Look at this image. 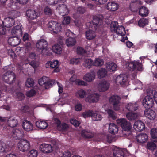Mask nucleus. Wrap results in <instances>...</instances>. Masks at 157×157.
Instances as JSON below:
<instances>
[{"label":"nucleus","mask_w":157,"mask_h":157,"mask_svg":"<svg viewBox=\"0 0 157 157\" xmlns=\"http://www.w3.org/2000/svg\"><path fill=\"white\" fill-rule=\"evenodd\" d=\"M34 84V80L31 78H28L25 82V86L27 87H31L33 86Z\"/></svg>","instance_id":"obj_51"},{"label":"nucleus","mask_w":157,"mask_h":157,"mask_svg":"<svg viewBox=\"0 0 157 157\" xmlns=\"http://www.w3.org/2000/svg\"><path fill=\"white\" fill-rule=\"evenodd\" d=\"M83 65L84 67L89 69L94 65V62L90 59H86L84 60Z\"/></svg>","instance_id":"obj_39"},{"label":"nucleus","mask_w":157,"mask_h":157,"mask_svg":"<svg viewBox=\"0 0 157 157\" xmlns=\"http://www.w3.org/2000/svg\"><path fill=\"white\" fill-rule=\"evenodd\" d=\"M76 42L75 40L73 38H69L66 39V44L68 46H72L74 45Z\"/></svg>","instance_id":"obj_46"},{"label":"nucleus","mask_w":157,"mask_h":157,"mask_svg":"<svg viewBox=\"0 0 157 157\" xmlns=\"http://www.w3.org/2000/svg\"><path fill=\"white\" fill-rule=\"evenodd\" d=\"M107 74L106 70L104 68H101L99 69L97 72L98 77L100 78L105 77L106 75Z\"/></svg>","instance_id":"obj_37"},{"label":"nucleus","mask_w":157,"mask_h":157,"mask_svg":"<svg viewBox=\"0 0 157 157\" xmlns=\"http://www.w3.org/2000/svg\"><path fill=\"white\" fill-rule=\"evenodd\" d=\"M7 124L8 125L11 127H14L17 126V121L12 117H10L7 121Z\"/></svg>","instance_id":"obj_38"},{"label":"nucleus","mask_w":157,"mask_h":157,"mask_svg":"<svg viewBox=\"0 0 157 157\" xmlns=\"http://www.w3.org/2000/svg\"><path fill=\"white\" fill-rule=\"evenodd\" d=\"M118 23L116 22H112L110 25L111 31L115 33L116 30L118 26Z\"/></svg>","instance_id":"obj_55"},{"label":"nucleus","mask_w":157,"mask_h":157,"mask_svg":"<svg viewBox=\"0 0 157 157\" xmlns=\"http://www.w3.org/2000/svg\"><path fill=\"white\" fill-rule=\"evenodd\" d=\"M81 135L85 138H91L94 137V134L90 130H84L82 131Z\"/></svg>","instance_id":"obj_33"},{"label":"nucleus","mask_w":157,"mask_h":157,"mask_svg":"<svg viewBox=\"0 0 157 157\" xmlns=\"http://www.w3.org/2000/svg\"><path fill=\"white\" fill-rule=\"evenodd\" d=\"M86 92L84 90L80 89L77 91L75 93V96L78 98H83L86 96Z\"/></svg>","instance_id":"obj_32"},{"label":"nucleus","mask_w":157,"mask_h":157,"mask_svg":"<svg viewBox=\"0 0 157 157\" xmlns=\"http://www.w3.org/2000/svg\"><path fill=\"white\" fill-rule=\"evenodd\" d=\"M61 29L60 24L56 22L55 26L53 28L51 32L55 33H57L61 31Z\"/></svg>","instance_id":"obj_45"},{"label":"nucleus","mask_w":157,"mask_h":157,"mask_svg":"<svg viewBox=\"0 0 157 157\" xmlns=\"http://www.w3.org/2000/svg\"><path fill=\"white\" fill-rule=\"evenodd\" d=\"M21 40L18 37H11L8 40V43L10 45L13 46L18 45L20 43Z\"/></svg>","instance_id":"obj_24"},{"label":"nucleus","mask_w":157,"mask_h":157,"mask_svg":"<svg viewBox=\"0 0 157 157\" xmlns=\"http://www.w3.org/2000/svg\"><path fill=\"white\" fill-rule=\"evenodd\" d=\"M109 86V83L108 82L103 80L98 84V89L100 92H104L108 90Z\"/></svg>","instance_id":"obj_14"},{"label":"nucleus","mask_w":157,"mask_h":157,"mask_svg":"<svg viewBox=\"0 0 157 157\" xmlns=\"http://www.w3.org/2000/svg\"><path fill=\"white\" fill-rule=\"evenodd\" d=\"M56 22V21H52L48 23V28L49 30L51 32L52 30L54 27L55 26V25Z\"/></svg>","instance_id":"obj_60"},{"label":"nucleus","mask_w":157,"mask_h":157,"mask_svg":"<svg viewBox=\"0 0 157 157\" xmlns=\"http://www.w3.org/2000/svg\"><path fill=\"white\" fill-rule=\"evenodd\" d=\"M36 93V91L34 89H32L27 91L26 93V95L28 97H30L34 96Z\"/></svg>","instance_id":"obj_57"},{"label":"nucleus","mask_w":157,"mask_h":157,"mask_svg":"<svg viewBox=\"0 0 157 157\" xmlns=\"http://www.w3.org/2000/svg\"><path fill=\"white\" fill-rule=\"evenodd\" d=\"M26 14L27 17L31 20L37 19L40 15L38 11L33 9L28 10L26 12Z\"/></svg>","instance_id":"obj_12"},{"label":"nucleus","mask_w":157,"mask_h":157,"mask_svg":"<svg viewBox=\"0 0 157 157\" xmlns=\"http://www.w3.org/2000/svg\"><path fill=\"white\" fill-rule=\"evenodd\" d=\"M59 63L58 61L54 60L48 61L45 64V67L46 68H54L52 72L58 73L60 71V69L59 67Z\"/></svg>","instance_id":"obj_6"},{"label":"nucleus","mask_w":157,"mask_h":157,"mask_svg":"<svg viewBox=\"0 0 157 157\" xmlns=\"http://www.w3.org/2000/svg\"><path fill=\"white\" fill-rule=\"evenodd\" d=\"M128 68L130 70L132 71L137 68L139 71L142 70V65L137 62H132L127 63L126 64Z\"/></svg>","instance_id":"obj_15"},{"label":"nucleus","mask_w":157,"mask_h":157,"mask_svg":"<svg viewBox=\"0 0 157 157\" xmlns=\"http://www.w3.org/2000/svg\"><path fill=\"white\" fill-rule=\"evenodd\" d=\"M2 79L5 82L11 84L15 82L16 77L14 73L9 71L3 75Z\"/></svg>","instance_id":"obj_5"},{"label":"nucleus","mask_w":157,"mask_h":157,"mask_svg":"<svg viewBox=\"0 0 157 157\" xmlns=\"http://www.w3.org/2000/svg\"><path fill=\"white\" fill-rule=\"evenodd\" d=\"M133 127L135 130L137 131H141L145 129L144 124L140 121H137L135 122Z\"/></svg>","instance_id":"obj_20"},{"label":"nucleus","mask_w":157,"mask_h":157,"mask_svg":"<svg viewBox=\"0 0 157 157\" xmlns=\"http://www.w3.org/2000/svg\"><path fill=\"white\" fill-rule=\"evenodd\" d=\"M138 105L136 103H128L126 106V109L128 111H135L137 109Z\"/></svg>","instance_id":"obj_41"},{"label":"nucleus","mask_w":157,"mask_h":157,"mask_svg":"<svg viewBox=\"0 0 157 157\" xmlns=\"http://www.w3.org/2000/svg\"><path fill=\"white\" fill-rule=\"evenodd\" d=\"M148 20L146 18L140 19L138 22V25L140 27H143L148 23Z\"/></svg>","instance_id":"obj_47"},{"label":"nucleus","mask_w":157,"mask_h":157,"mask_svg":"<svg viewBox=\"0 0 157 157\" xmlns=\"http://www.w3.org/2000/svg\"><path fill=\"white\" fill-rule=\"evenodd\" d=\"M140 116L139 113L129 112L126 114V117L129 120H134Z\"/></svg>","instance_id":"obj_31"},{"label":"nucleus","mask_w":157,"mask_h":157,"mask_svg":"<svg viewBox=\"0 0 157 157\" xmlns=\"http://www.w3.org/2000/svg\"><path fill=\"white\" fill-rule=\"evenodd\" d=\"M23 136L24 132L21 130L16 129L13 130V131L12 136L17 139H19L22 138Z\"/></svg>","instance_id":"obj_22"},{"label":"nucleus","mask_w":157,"mask_h":157,"mask_svg":"<svg viewBox=\"0 0 157 157\" xmlns=\"http://www.w3.org/2000/svg\"><path fill=\"white\" fill-rule=\"evenodd\" d=\"M77 12L81 14H83L86 11L85 9L82 6H79L76 9Z\"/></svg>","instance_id":"obj_64"},{"label":"nucleus","mask_w":157,"mask_h":157,"mask_svg":"<svg viewBox=\"0 0 157 157\" xmlns=\"http://www.w3.org/2000/svg\"><path fill=\"white\" fill-rule=\"evenodd\" d=\"M11 33L15 36H21L22 31L21 26L17 25L14 27L11 31Z\"/></svg>","instance_id":"obj_23"},{"label":"nucleus","mask_w":157,"mask_h":157,"mask_svg":"<svg viewBox=\"0 0 157 157\" xmlns=\"http://www.w3.org/2000/svg\"><path fill=\"white\" fill-rule=\"evenodd\" d=\"M87 27L88 28V30L85 32L86 38L89 40L94 39L96 36L95 33V31L96 29V26Z\"/></svg>","instance_id":"obj_9"},{"label":"nucleus","mask_w":157,"mask_h":157,"mask_svg":"<svg viewBox=\"0 0 157 157\" xmlns=\"http://www.w3.org/2000/svg\"><path fill=\"white\" fill-rule=\"evenodd\" d=\"M57 9L59 10L60 13L62 16L67 14L69 13V10L66 5L65 4H62L60 5L57 8Z\"/></svg>","instance_id":"obj_28"},{"label":"nucleus","mask_w":157,"mask_h":157,"mask_svg":"<svg viewBox=\"0 0 157 157\" xmlns=\"http://www.w3.org/2000/svg\"><path fill=\"white\" fill-rule=\"evenodd\" d=\"M36 47L39 50H41V53L43 55H45L47 52L48 43L44 39L38 40L36 43Z\"/></svg>","instance_id":"obj_7"},{"label":"nucleus","mask_w":157,"mask_h":157,"mask_svg":"<svg viewBox=\"0 0 157 157\" xmlns=\"http://www.w3.org/2000/svg\"><path fill=\"white\" fill-rule=\"evenodd\" d=\"M38 83L40 85H44L46 88L47 86H49L51 84L49 78L45 76L43 77L40 79L38 80Z\"/></svg>","instance_id":"obj_21"},{"label":"nucleus","mask_w":157,"mask_h":157,"mask_svg":"<svg viewBox=\"0 0 157 157\" xmlns=\"http://www.w3.org/2000/svg\"><path fill=\"white\" fill-rule=\"evenodd\" d=\"M9 14L11 18H13V19L19 15V13L16 10H13L9 12Z\"/></svg>","instance_id":"obj_52"},{"label":"nucleus","mask_w":157,"mask_h":157,"mask_svg":"<svg viewBox=\"0 0 157 157\" xmlns=\"http://www.w3.org/2000/svg\"><path fill=\"white\" fill-rule=\"evenodd\" d=\"M117 123L120 125L124 131L129 132L132 128L131 123L128 121L126 119L124 118L118 119L116 120Z\"/></svg>","instance_id":"obj_3"},{"label":"nucleus","mask_w":157,"mask_h":157,"mask_svg":"<svg viewBox=\"0 0 157 157\" xmlns=\"http://www.w3.org/2000/svg\"><path fill=\"white\" fill-rule=\"evenodd\" d=\"M36 126L40 129H46L48 126L47 122L44 121H39L36 123Z\"/></svg>","instance_id":"obj_30"},{"label":"nucleus","mask_w":157,"mask_h":157,"mask_svg":"<svg viewBox=\"0 0 157 157\" xmlns=\"http://www.w3.org/2000/svg\"><path fill=\"white\" fill-rule=\"evenodd\" d=\"M119 8L118 4L114 2H109L106 6L107 9L111 11H115Z\"/></svg>","instance_id":"obj_25"},{"label":"nucleus","mask_w":157,"mask_h":157,"mask_svg":"<svg viewBox=\"0 0 157 157\" xmlns=\"http://www.w3.org/2000/svg\"><path fill=\"white\" fill-rule=\"evenodd\" d=\"M147 149L153 151L156 147V145L152 142H148L147 144Z\"/></svg>","instance_id":"obj_49"},{"label":"nucleus","mask_w":157,"mask_h":157,"mask_svg":"<svg viewBox=\"0 0 157 157\" xmlns=\"http://www.w3.org/2000/svg\"><path fill=\"white\" fill-rule=\"evenodd\" d=\"M120 98L118 96L114 95L111 97L109 101L113 105L114 109L115 110H119L121 104L120 102Z\"/></svg>","instance_id":"obj_8"},{"label":"nucleus","mask_w":157,"mask_h":157,"mask_svg":"<svg viewBox=\"0 0 157 157\" xmlns=\"http://www.w3.org/2000/svg\"><path fill=\"white\" fill-rule=\"evenodd\" d=\"M28 63L34 68H37L39 66L38 63L34 60H33L31 62L29 61V63Z\"/></svg>","instance_id":"obj_63"},{"label":"nucleus","mask_w":157,"mask_h":157,"mask_svg":"<svg viewBox=\"0 0 157 157\" xmlns=\"http://www.w3.org/2000/svg\"><path fill=\"white\" fill-rule=\"evenodd\" d=\"M82 61V59L79 58H72L70 60L69 63L72 65H77Z\"/></svg>","instance_id":"obj_50"},{"label":"nucleus","mask_w":157,"mask_h":157,"mask_svg":"<svg viewBox=\"0 0 157 157\" xmlns=\"http://www.w3.org/2000/svg\"><path fill=\"white\" fill-rule=\"evenodd\" d=\"M150 135L153 139L157 138V128H153L150 131Z\"/></svg>","instance_id":"obj_56"},{"label":"nucleus","mask_w":157,"mask_h":157,"mask_svg":"<svg viewBox=\"0 0 157 157\" xmlns=\"http://www.w3.org/2000/svg\"><path fill=\"white\" fill-rule=\"evenodd\" d=\"M94 112L93 111L89 110L86 111L82 114L83 117L85 118L91 116L92 117V115L93 114Z\"/></svg>","instance_id":"obj_58"},{"label":"nucleus","mask_w":157,"mask_h":157,"mask_svg":"<svg viewBox=\"0 0 157 157\" xmlns=\"http://www.w3.org/2000/svg\"><path fill=\"white\" fill-rule=\"evenodd\" d=\"M70 17L69 16H66L64 17L62 23L64 25H67L70 23Z\"/></svg>","instance_id":"obj_62"},{"label":"nucleus","mask_w":157,"mask_h":157,"mask_svg":"<svg viewBox=\"0 0 157 157\" xmlns=\"http://www.w3.org/2000/svg\"><path fill=\"white\" fill-rule=\"evenodd\" d=\"M100 22L101 23V21L98 18H94L92 22H88L86 24V26H95L96 29L98 24Z\"/></svg>","instance_id":"obj_36"},{"label":"nucleus","mask_w":157,"mask_h":157,"mask_svg":"<svg viewBox=\"0 0 157 157\" xmlns=\"http://www.w3.org/2000/svg\"><path fill=\"white\" fill-rule=\"evenodd\" d=\"M115 33L121 36L122 37L125 36L126 34L125 28L122 26H118Z\"/></svg>","instance_id":"obj_42"},{"label":"nucleus","mask_w":157,"mask_h":157,"mask_svg":"<svg viewBox=\"0 0 157 157\" xmlns=\"http://www.w3.org/2000/svg\"><path fill=\"white\" fill-rule=\"evenodd\" d=\"M118 127L114 124L111 123L109 124V130L110 133L115 134L118 132Z\"/></svg>","instance_id":"obj_34"},{"label":"nucleus","mask_w":157,"mask_h":157,"mask_svg":"<svg viewBox=\"0 0 157 157\" xmlns=\"http://www.w3.org/2000/svg\"><path fill=\"white\" fill-rule=\"evenodd\" d=\"M124 149L115 147L113 150V154L115 157H123L124 155Z\"/></svg>","instance_id":"obj_26"},{"label":"nucleus","mask_w":157,"mask_h":157,"mask_svg":"<svg viewBox=\"0 0 157 157\" xmlns=\"http://www.w3.org/2000/svg\"><path fill=\"white\" fill-rule=\"evenodd\" d=\"M13 95L18 98L20 100H22L24 98V95L21 92L18 91V90H16L13 92Z\"/></svg>","instance_id":"obj_48"},{"label":"nucleus","mask_w":157,"mask_h":157,"mask_svg":"<svg viewBox=\"0 0 157 157\" xmlns=\"http://www.w3.org/2000/svg\"><path fill=\"white\" fill-rule=\"evenodd\" d=\"M104 107H105V109H104L105 111H107L109 117L113 119H115L116 118L117 116L116 113L113 111L111 109H107V106L105 105Z\"/></svg>","instance_id":"obj_43"},{"label":"nucleus","mask_w":157,"mask_h":157,"mask_svg":"<svg viewBox=\"0 0 157 157\" xmlns=\"http://www.w3.org/2000/svg\"><path fill=\"white\" fill-rule=\"evenodd\" d=\"M22 126L24 129L27 132L31 131L33 129V124L30 121L26 120L23 121Z\"/></svg>","instance_id":"obj_19"},{"label":"nucleus","mask_w":157,"mask_h":157,"mask_svg":"<svg viewBox=\"0 0 157 157\" xmlns=\"http://www.w3.org/2000/svg\"><path fill=\"white\" fill-rule=\"evenodd\" d=\"M147 95L146 96L143 100V105L145 108H152L154 104V99L153 98V90L151 89L147 90Z\"/></svg>","instance_id":"obj_1"},{"label":"nucleus","mask_w":157,"mask_h":157,"mask_svg":"<svg viewBox=\"0 0 157 157\" xmlns=\"http://www.w3.org/2000/svg\"><path fill=\"white\" fill-rule=\"evenodd\" d=\"M139 14L141 17H146L149 13L148 9L144 6L140 7L139 10Z\"/></svg>","instance_id":"obj_35"},{"label":"nucleus","mask_w":157,"mask_h":157,"mask_svg":"<svg viewBox=\"0 0 157 157\" xmlns=\"http://www.w3.org/2000/svg\"><path fill=\"white\" fill-rule=\"evenodd\" d=\"M57 147H53L50 144H43L40 146V150L44 153H49L57 149Z\"/></svg>","instance_id":"obj_10"},{"label":"nucleus","mask_w":157,"mask_h":157,"mask_svg":"<svg viewBox=\"0 0 157 157\" xmlns=\"http://www.w3.org/2000/svg\"><path fill=\"white\" fill-rule=\"evenodd\" d=\"M156 113L154 110L151 109H146L144 111V116L150 120H154L156 117Z\"/></svg>","instance_id":"obj_18"},{"label":"nucleus","mask_w":157,"mask_h":157,"mask_svg":"<svg viewBox=\"0 0 157 157\" xmlns=\"http://www.w3.org/2000/svg\"><path fill=\"white\" fill-rule=\"evenodd\" d=\"M75 83L78 85L87 86V83L86 82L80 79H77L75 80Z\"/></svg>","instance_id":"obj_59"},{"label":"nucleus","mask_w":157,"mask_h":157,"mask_svg":"<svg viewBox=\"0 0 157 157\" xmlns=\"http://www.w3.org/2000/svg\"><path fill=\"white\" fill-rule=\"evenodd\" d=\"M95 73L94 71H92L85 74L83 76V78L86 82H93L95 79Z\"/></svg>","instance_id":"obj_16"},{"label":"nucleus","mask_w":157,"mask_h":157,"mask_svg":"<svg viewBox=\"0 0 157 157\" xmlns=\"http://www.w3.org/2000/svg\"><path fill=\"white\" fill-rule=\"evenodd\" d=\"M147 134L144 133H141L137 135L136 137V141L138 143H144L148 140Z\"/></svg>","instance_id":"obj_17"},{"label":"nucleus","mask_w":157,"mask_h":157,"mask_svg":"<svg viewBox=\"0 0 157 157\" xmlns=\"http://www.w3.org/2000/svg\"><path fill=\"white\" fill-rule=\"evenodd\" d=\"M102 117L101 115L94 113V112L92 116V120L95 121H100L102 119Z\"/></svg>","instance_id":"obj_54"},{"label":"nucleus","mask_w":157,"mask_h":157,"mask_svg":"<svg viewBox=\"0 0 157 157\" xmlns=\"http://www.w3.org/2000/svg\"><path fill=\"white\" fill-rule=\"evenodd\" d=\"M106 67L107 70L110 72H114L117 70V64L113 62H109L106 64Z\"/></svg>","instance_id":"obj_29"},{"label":"nucleus","mask_w":157,"mask_h":157,"mask_svg":"<svg viewBox=\"0 0 157 157\" xmlns=\"http://www.w3.org/2000/svg\"><path fill=\"white\" fill-rule=\"evenodd\" d=\"M52 50L55 53L57 54H60L62 52V49L60 45L55 44L52 47Z\"/></svg>","instance_id":"obj_44"},{"label":"nucleus","mask_w":157,"mask_h":157,"mask_svg":"<svg viewBox=\"0 0 157 157\" xmlns=\"http://www.w3.org/2000/svg\"><path fill=\"white\" fill-rule=\"evenodd\" d=\"M30 142L25 139L20 140L17 144V148L20 151L25 152L28 151L30 149Z\"/></svg>","instance_id":"obj_4"},{"label":"nucleus","mask_w":157,"mask_h":157,"mask_svg":"<svg viewBox=\"0 0 157 157\" xmlns=\"http://www.w3.org/2000/svg\"><path fill=\"white\" fill-rule=\"evenodd\" d=\"M14 23V20L13 18H11L10 17L5 18L4 21H3V25L7 27H12Z\"/></svg>","instance_id":"obj_27"},{"label":"nucleus","mask_w":157,"mask_h":157,"mask_svg":"<svg viewBox=\"0 0 157 157\" xmlns=\"http://www.w3.org/2000/svg\"><path fill=\"white\" fill-rule=\"evenodd\" d=\"M36 57V55L35 53L31 52L29 53L26 57H22L21 60L23 64V68L25 67L26 65H27L31 59H35Z\"/></svg>","instance_id":"obj_11"},{"label":"nucleus","mask_w":157,"mask_h":157,"mask_svg":"<svg viewBox=\"0 0 157 157\" xmlns=\"http://www.w3.org/2000/svg\"><path fill=\"white\" fill-rule=\"evenodd\" d=\"M104 63V61L100 57L96 58L95 59L94 62V65L95 66L100 67Z\"/></svg>","instance_id":"obj_40"},{"label":"nucleus","mask_w":157,"mask_h":157,"mask_svg":"<svg viewBox=\"0 0 157 157\" xmlns=\"http://www.w3.org/2000/svg\"><path fill=\"white\" fill-rule=\"evenodd\" d=\"M87 96L85 98V101L90 103L97 102L99 99V95L97 93L89 89L87 90Z\"/></svg>","instance_id":"obj_2"},{"label":"nucleus","mask_w":157,"mask_h":157,"mask_svg":"<svg viewBox=\"0 0 157 157\" xmlns=\"http://www.w3.org/2000/svg\"><path fill=\"white\" fill-rule=\"evenodd\" d=\"M127 79V76L124 74H120L116 78L115 82L116 84L124 86Z\"/></svg>","instance_id":"obj_13"},{"label":"nucleus","mask_w":157,"mask_h":157,"mask_svg":"<svg viewBox=\"0 0 157 157\" xmlns=\"http://www.w3.org/2000/svg\"><path fill=\"white\" fill-rule=\"evenodd\" d=\"M38 155L37 151L34 149L31 150L27 154V157H36Z\"/></svg>","instance_id":"obj_53"},{"label":"nucleus","mask_w":157,"mask_h":157,"mask_svg":"<svg viewBox=\"0 0 157 157\" xmlns=\"http://www.w3.org/2000/svg\"><path fill=\"white\" fill-rule=\"evenodd\" d=\"M70 121L72 124L76 127L78 126L80 124V122L74 118H71L70 120Z\"/></svg>","instance_id":"obj_61"}]
</instances>
